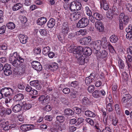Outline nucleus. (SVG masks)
Wrapping results in <instances>:
<instances>
[{"mask_svg": "<svg viewBox=\"0 0 132 132\" xmlns=\"http://www.w3.org/2000/svg\"><path fill=\"white\" fill-rule=\"evenodd\" d=\"M50 68L53 69V70H55L58 68L57 64L56 63H53L50 65Z\"/></svg>", "mask_w": 132, "mask_h": 132, "instance_id": "obj_45", "label": "nucleus"}, {"mask_svg": "<svg viewBox=\"0 0 132 132\" xmlns=\"http://www.w3.org/2000/svg\"><path fill=\"white\" fill-rule=\"evenodd\" d=\"M85 114L88 117H94L95 116V114L94 113L89 110L86 111L85 112Z\"/></svg>", "mask_w": 132, "mask_h": 132, "instance_id": "obj_31", "label": "nucleus"}, {"mask_svg": "<svg viewBox=\"0 0 132 132\" xmlns=\"http://www.w3.org/2000/svg\"><path fill=\"white\" fill-rule=\"evenodd\" d=\"M44 119L46 120L49 121H51L52 120V117L51 116L46 115L44 117Z\"/></svg>", "mask_w": 132, "mask_h": 132, "instance_id": "obj_60", "label": "nucleus"}, {"mask_svg": "<svg viewBox=\"0 0 132 132\" xmlns=\"http://www.w3.org/2000/svg\"><path fill=\"white\" fill-rule=\"evenodd\" d=\"M9 122L7 121H5L4 119L0 120V126L1 127L4 128L5 126L8 125Z\"/></svg>", "mask_w": 132, "mask_h": 132, "instance_id": "obj_34", "label": "nucleus"}, {"mask_svg": "<svg viewBox=\"0 0 132 132\" xmlns=\"http://www.w3.org/2000/svg\"><path fill=\"white\" fill-rule=\"evenodd\" d=\"M101 42V46L104 48H106L108 46V47L109 44H110V43L107 42V39L105 37H103L102 39Z\"/></svg>", "mask_w": 132, "mask_h": 132, "instance_id": "obj_19", "label": "nucleus"}, {"mask_svg": "<svg viewBox=\"0 0 132 132\" xmlns=\"http://www.w3.org/2000/svg\"><path fill=\"white\" fill-rule=\"evenodd\" d=\"M85 121L91 126H93L94 124V122L93 120L90 118H86L85 119Z\"/></svg>", "mask_w": 132, "mask_h": 132, "instance_id": "obj_53", "label": "nucleus"}, {"mask_svg": "<svg viewBox=\"0 0 132 132\" xmlns=\"http://www.w3.org/2000/svg\"><path fill=\"white\" fill-rule=\"evenodd\" d=\"M56 119L57 121L60 122H63L64 120V116L61 115L57 116L56 117Z\"/></svg>", "mask_w": 132, "mask_h": 132, "instance_id": "obj_42", "label": "nucleus"}, {"mask_svg": "<svg viewBox=\"0 0 132 132\" xmlns=\"http://www.w3.org/2000/svg\"><path fill=\"white\" fill-rule=\"evenodd\" d=\"M50 48L48 46L44 47L43 50V53L45 55H47L48 53L50 51Z\"/></svg>", "mask_w": 132, "mask_h": 132, "instance_id": "obj_36", "label": "nucleus"}, {"mask_svg": "<svg viewBox=\"0 0 132 132\" xmlns=\"http://www.w3.org/2000/svg\"><path fill=\"white\" fill-rule=\"evenodd\" d=\"M101 40H97L94 42L93 43V47L92 48H93L94 50L93 51L95 53H97V56L98 55V54H99L100 53L101 54V53L98 52L101 48Z\"/></svg>", "mask_w": 132, "mask_h": 132, "instance_id": "obj_7", "label": "nucleus"}, {"mask_svg": "<svg viewBox=\"0 0 132 132\" xmlns=\"http://www.w3.org/2000/svg\"><path fill=\"white\" fill-rule=\"evenodd\" d=\"M81 48L80 46L77 47L73 45L71 46L68 49L69 52L71 53H73L74 55L79 52V51L81 50Z\"/></svg>", "mask_w": 132, "mask_h": 132, "instance_id": "obj_11", "label": "nucleus"}, {"mask_svg": "<svg viewBox=\"0 0 132 132\" xmlns=\"http://www.w3.org/2000/svg\"><path fill=\"white\" fill-rule=\"evenodd\" d=\"M1 90L3 97L12 98L13 91L12 89L10 88L5 87Z\"/></svg>", "mask_w": 132, "mask_h": 132, "instance_id": "obj_3", "label": "nucleus"}, {"mask_svg": "<svg viewBox=\"0 0 132 132\" xmlns=\"http://www.w3.org/2000/svg\"><path fill=\"white\" fill-rule=\"evenodd\" d=\"M95 26L97 30L100 32H102L104 30V26L101 22L98 21L96 22Z\"/></svg>", "mask_w": 132, "mask_h": 132, "instance_id": "obj_16", "label": "nucleus"}, {"mask_svg": "<svg viewBox=\"0 0 132 132\" xmlns=\"http://www.w3.org/2000/svg\"><path fill=\"white\" fill-rule=\"evenodd\" d=\"M102 132H112L110 128L109 127H106L102 130Z\"/></svg>", "mask_w": 132, "mask_h": 132, "instance_id": "obj_62", "label": "nucleus"}, {"mask_svg": "<svg viewBox=\"0 0 132 132\" xmlns=\"http://www.w3.org/2000/svg\"><path fill=\"white\" fill-rule=\"evenodd\" d=\"M21 106L22 107H23V109L25 110L30 109L32 107L30 104L27 103L25 102L22 103Z\"/></svg>", "mask_w": 132, "mask_h": 132, "instance_id": "obj_26", "label": "nucleus"}, {"mask_svg": "<svg viewBox=\"0 0 132 132\" xmlns=\"http://www.w3.org/2000/svg\"><path fill=\"white\" fill-rule=\"evenodd\" d=\"M44 110L47 112H49L51 110V107L49 105H47L44 108Z\"/></svg>", "mask_w": 132, "mask_h": 132, "instance_id": "obj_57", "label": "nucleus"}, {"mask_svg": "<svg viewBox=\"0 0 132 132\" xmlns=\"http://www.w3.org/2000/svg\"><path fill=\"white\" fill-rule=\"evenodd\" d=\"M126 31L127 32L132 33V26L131 25H129L128 27L126 28Z\"/></svg>", "mask_w": 132, "mask_h": 132, "instance_id": "obj_61", "label": "nucleus"}, {"mask_svg": "<svg viewBox=\"0 0 132 132\" xmlns=\"http://www.w3.org/2000/svg\"><path fill=\"white\" fill-rule=\"evenodd\" d=\"M50 100V97L48 95H47L46 96L44 95H41L38 98L39 100L41 101V103L44 105L48 103Z\"/></svg>", "mask_w": 132, "mask_h": 132, "instance_id": "obj_10", "label": "nucleus"}, {"mask_svg": "<svg viewBox=\"0 0 132 132\" xmlns=\"http://www.w3.org/2000/svg\"><path fill=\"white\" fill-rule=\"evenodd\" d=\"M64 113L67 115H72L74 114V112L73 111L69 109H67L65 110Z\"/></svg>", "mask_w": 132, "mask_h": 132, "instance_id": "obj_32", "label": "nucleus"}, {"mask_svg": "<svg viewBox=\"0 0 132 132\" xmlns=\"http://www.w3.org/2000/svg\"><path fill=\"white\" fill-rule=\"evenodd\" d=\"M26 70V68L25 67L19 68L17 71V73L18 75H21L24 73Z\"/></svg>", "mask_w": 132, "mask_h": 132, "instance_id": "obj_35", "label": "nucleus"}, {"mask_svg": "<svg viewBox=\"0 0 132 132\" xmlns=\"http://www.w3.org/2000/svg\"><path fill=\"white\" fill-rule=\"evenodd\" d=\"M101 7L105 10H108L109 8V5L108 2L106 0H101Z\"/></svg>", "mask_w": 132, "mask_h": 132, "instance_id": "obj_18", "label": "nucleus"}, {"mask_svg": "<svg viewBox=\"0 0 132 132\" xmlns=\"http://www.w3.org/2000/svg\"><path fill=\"white\" fill-rule=\"evenodd\" d=\"M78 95V92L76 91H73L70 94V96L72 98H75Z\"/></svg>", "mask_w": 132, "mask_h": 132, "instance_id": "obj_47", "label": "nucleus"}, {"mask_svg": "<svg viewBox=\"0 0 132 132\" xmlns=\"http://www.w3.org/2000/svg\"><path fill=\"white\" fill-rule=\"evenodd\" d=\"M108 53L105 50H103L102 51V53H101V55H100V57L102 58H104L106 57Z\"/></svg>", "mask_w": 132, "mask_h": 132, "instance_id": "obj_49", "label": "nucleus"}, {"mask_svg": "<svg viewBox=\"0 0 132 132\" xmlns=\"http://www.w3.org/2000/svg\"><path fill=\"white\" fill-rule=\"evenodd\" d=\"M128 76L126 72H123L122 78L124 79L125 81H126L128 80Z\"/></svg>", "mask_w": 132, "mask_h": 132, "instance_id": "obj_44", "label": "nucleus"}, {"mask_svg": "<svg viewBox=\"0 0 132 132\" xmlns=\"http://www.w3.org/2000/svg\"><path fill=\"white\" fill-rule=\"evenodd\" d=\"M22 107L21 105H20L19 104H16L13 107L12 110L15 113L18 112L21 110Z\"/></svg>", "mask_w": 132, "mask_h": 132, "instance_id": "obj_23", "label": "nucleus"}, {"mask_svg": "<svg viewBox=\"0 0 132 132\" xmlns=\"http://www.w3.org/2000/svg\"><path fill=\"white\" fill-rule=\"evenodd\" d=\"M69 32V25L67 22H64L62 25L61 32L64 35H67Z\"/></svg>", "mask_w": 132, "mask_h": 132, "instance_id": "obj_9", "label": "nucleus"}, {"mask_svg": "<svg viewBox=\"0 0 132 132\" xmlns=\"http://www.w3.org/2000/svg\"><path fill=\"white\" fill-rule=\"evenodd\" d=\"M19 39L21 43L25 44L27 42V36L22 34H20L19 36Z\"/></svg>", "mask_w": 132, "mask_h": 132, "instance_id": "obj_20", "label": "nucleus"}, {"mask_svg": "<svg viewBox=\"0 0 132 132\" xmlns=\"http://www.w3.org/2000/svg\"><path fill=\"white\" fill-rule=\"evenodd\" d=\"M4 73L6 76H9L11 74L12 71L11 70H5Z\"/></svg>", "mask_w": 132, "mask_h": 132, "instance_id": "obj_63", "label": "nucleus"}, {"mask_svg": "<svg viewBox=\"0 0 132 132\" xmlns=\"http://www.w3.org/2000/svg\"><path fill=\"white\" fill-rule=\"evenodd\" d=\"M119 28L120 29L122 30L128 24L129 17L127 16H125L124 13H122L119 15Z\"/></svg>", "mask_w": 132, "mask_h": 132, "instance_id": "obj_1", "label": "nucleus"}, {"mask_svg": "<svg viewBox=\"0 0 132 132\" xmlns=\"http://www.w3.org/2000/svg\"><path fill=\"white\" fill-rule=\"evenodd\" d=\"M6 30V27L3 25L0 28V34H2L4 33Z\"/></svg>", "mask_w": 132, "mask_h": 132, "instance_id": "obj_43", "label": "nucleus"}, {"mask_svg": "<svg viewBox=\"0 0 132 132\" xmlns=\"http://www.w3.org/2000/svg\"><path fill=\"white\" fill-rule=\"evenodd\" d=\"M24 98L23 95L21 93L15 95L13 99L16 101H20Z\"/></svg>", "mask_w": 132, "mask_h": 132, "instance_id": "obj_24", "label": "nucleus"}, {"mask_svg": "<svg viewBox=\"0 0 132 132\" xmlns=\"http://www.w3.org/2000/svg\"><path fill=\"white\" fill-rule=\"evenodd\" d=\"M115 110L117 113H119L120 112V109L119 105L118 104H116L115 105Z\"/></svg>", "mask_w": 132, "mask_h": 132, "instance_id": "obj_64", "label": "nucleus"}, {"mask_svg": "<svg viewBox=\"0 0 132 132\" xmlns=\"http://www.w3.org/2000/svg\"><path fill=\"white\" fill-rule=\"evenodd\" d=\"M126 10L128 12H132V5L128 3H126L125 4Z\"/></svg>", "mask_w": 132, "mask_h": 132, "instance_id": "obj_37", "label": "nucleus"}, {"mask_svg": "<svg viewBox=\"0 0 132 132\" xmlns=\"http://www.w3.org/2000/svg\"><path fill=\"white\" fill-rule=\"evenodd\" d=\"M112 86L113 94L115 95L116 93L117 92V90L118 86L116 84H113Z\"/></svg>", "mask_w": 132, "mask_h": 132, "instance_id": "obj_41", "label": "nucleus"}, {"mask_svg": "<svg viewBox=\"0 0 132 132\" xmlns=\"http://www.w3.org/2000/svg\"><path fill=\"white\" fill-rule=\"evenodd\" d=\"M87 33V30L86 29H80L79 31L76 32V34L77 36L81 35H86Z\"/></svg>", "mask_w": 132, "mask_h": 132, "instance_id": "obj_30", "label": "nucleus"}, {"mask_svg": "<svg viewBox=\"0 0 132 132\" xmlns=\"http://www.w3.org/2000/svg\"><path fill=\"white\" fill-rule=\"evenodd\" d=\"M108 48L111 53H113L116 52L113 47L110 44H109Z\"/></svg>", "mask_w": 132, "mask_h": 132, "instance_id": "obj_55", "label": "nucleus"}, {"mask_svg": "<svg viewBox=\"0 0 132 132\" xmlns=\"http://www.w3.org/2000/svg\"><path fill=\"white\" fill-rule=\"evenodd\" d=\"M6 26L9 29L12 30L15 28V25L13 22H10L7 23Z\"/></svg>", "mask_w": 132, "mask_h": 132, "instance_id": "obj_38", "label": "nucleus"}, {"mask_svg": "<svg viewBox=\"0 0 132 132\" xmlns=\"http://www.w3.org/2000/svg\"><path fill=\"white\" fill-rule=\"evenodd\" d=\"M89 22L88 19L86 18H83L77 23V27L79 28H84L87 26Z\"/></svg>", "mask_w": 132, "mask_h": 132, "instance_id": "obj_6", "label": "nucleus"}, {"mask_svg": "<svg viewBox=\"0 0 132 132\" xmlns=\"http://www.w3.org/2000/svg\"><path fill=\"white\" fill-rule=\"evenodd\" d=\"M118 40V37L115 35H111L110 37V41L112 43H115Z\"/></svg>", "mask_w": 132, "mask_h": 132, "instance_id": "obj_29", "label": "nucleus"}, {"mask_svg": "<svg viewBox=\"0 0 132 132\" xmlns=\"http://www.w3.org/2000/svg\"><path fill=\"white\" fill-rule=\"evenodd\" d=\"M22 6V5L20 3H17L13 6L12 10L13 11H16L20 9Z\"/></svg>", "mask_w": 132, "mask_h": 132, "instance_id": "obj_33", "label": "nucleus"}, {"mask_svg": "<svg viewBox=\"0 0 132 132\" xmlns=\"http://www.w3.org/2000/svg\"><path fill=\"white\" fill-rule=\"evenodd\" d=\"M105 94V93L103 90L99 91L96 90L93 93V96L95 98H99L101 96H104Z\"/></svg>", "mask_w": 132, "mask_h": 132, "instance_id": "obj_13", "label": "nucleus"}, {"mask_svg": "<svg viewBox=\"0 0 132 132\" xmlns=\"http://www.w3.org/2000/svg\"><path fill=\"white\" fill-rule=\"evenodd\" d=\"M10 63L15 67H17L20 65L21 63L24 62V59L18 55L16 59H14L12 58L9 59Z\"/></svg>", "mask_w": 132, "mask_h": 132, "instance_id": "obj_2", "label": "nucleus"}, {"mask_svg": "<svg viewBox=\"0 0 132 132\" xmlns=\"http://www.w3.org/2000/svg\"><path fill=\"white\" fill-rule=\"evenodd\" d=\"M95 76L94 74L91 73L90 76L88 77H86L85 80L86 84L88 85L92 82L95 78Z\"/></svg>", "mask_w": 132, "mask_h": 132, "instance_id": "obj_15", "label": "nucleus"}, {"mask_svg": "<svg viewBox=\"0 0 132 132\" xmlns=\"http://www.w3.org/2000/svg\"><path fill=\"white\" fill-rule=\"evenodd\" d=\"M18 53L16 52H14L13 54H10L9 57V59H10L11 58H12L14 59H16L17 57Z\"/></svg>", "mask_w": 132, "mask_h": 132, "instance_id": "obj_46", "label": "nucleus"}, {"mask_svg": "<svg viewBox=\"0 0 132 132\" xmlns=\"http://www.w3.org/2000/svg\"><path fill=\"white\" fill-rule=\"evenodd\" d=\"M55 20L53 19L50 20L47 23V25L49 28H53L55 24Z\"/></svg>", "mask_w": 132, "mask_h": 132, "instance_id": "obj_25", "label": "nucleus"}, {"mask_svg": "<svg viewBox=\"0 0 132 132\" xmlns=\"http://www.w3.org/2000/svg\"><path fill=\"white\" fill-rule=\"evenodd\" d=\"M63 92L65 94H68L70 92V90L69 88H64L63 90Z\"/></svg>", "mask_w": 132, "mask_h": 132, "instance_id": "obj_59", "label": "nucleus"}, {"mask_svg": "<svg viewBox=\"0 0 132 132\" xmlns=\"http://www.w3.org/2000/svg\"><path fill=\"white\" fill-rule=\"evenodd\" d=\"M70 17L71 21H75L79 18L80 15L78 12H72L70 13Z\"/></svg>", "mask_w": 132, "mask_h": 132, "instance_id": "obj_14", "label": "nucleus"}, {"mask_svg": "<svg viewBox=\"0 0 132 132\" xmlns=\"http://www.w3.org/2000/svg\"><path fill=\"white\" fill-rule=\"evenodd\" d=\"M92 38L90 36H88L83 38L82 40L85 45H87L89 44Z\"/></svg>", "mask_w": 132, "mask_h": 132, "instance_id": "obj_27", "label": "nucleus"}, {"mask_svg": "<svg viewBox=\"0 0 132 132\" xmlns=\"http://www.w3.org/2000/svg\"><path fill=\"white\" fill-rule=\"evenodd\" d=\"M94 89V86L93 85H90L88 88V91L89 92L92 93Z\"/></svg>", "mask_w": 132, "mask_h": 132, "instance_id": "obj_48", "label": "nucleus"}, {"mask_svg": "<svg viewBox=\"0 0 132 132\" xmlns=\"http://www.w3.org/2000/svg\"><path fill=\"white\" fill-rule=\"evenodd\" d=\"M118 64L120 69H123L125 67V65L123 61L121 59H119L118 61Z\"/></svg>", "mask_w": 132, "mask_h": 132, "instance_id": "obj_40", "label": "nucleus"}, {"mask_svg": "<svg viewBox=\"0 0 132 132\" xmlns=\"http://www.w3.org/2000/svg\"><path fill=\"white\" fill-rule=\"evenodd\" d=\"M76 55H74V56L77 59V63L81 65L84 64L85 63H87L88 62L87 57L84 54L80 53L79 52Z\"/></svg>", "mask_w": 132, "mask_h": 132, "instance_id": "obj_4", "label": "nucleus"}, {"mask_svg": "<svg viewBox=\"0 0 132 132\" xmlns=\"http://www.w3.org/2000/svg\"><path fill=\"white\" fill-rule=\"evenodd\" d=\"M20 129L21 130L24 131L29 130V129H28L27 124L22 125L20 127Z\"/></svg>", "mask_w": 132, "mask_h": 132, "instance_id": "obj_50", "label": "nucleus"}, {"mask_svg": "<svg viewBox=\"0 0 132 132\" xmlns=\"http://www.w3.org/2000/svg\"><path fill=\"white\" fill-rule=\"evenodd\" d=\"M40 34L43 36H45L47 34V32L46 30L44 29H41L39 30Z\"/></svg>", "mask_w": 132, "mask_h": 132, "instance_id": "obj_56", "label": "nucleus"}, {"mask_svg": "<svg viewBox=\"0 0 132 132\" xmlns=\"http://www.w3.org/2000/svg\"><path fill=\"white\" fill-rule=\"evenodd\" d=\"M47 21L46 18L44 17L39 18L37 20V23L38 25L42 26L45 24Z\"/></svg>", "mask_w": 132, "mask_h": 132, "instance_id": "obj_22", "label": "nucleus"}, {"mask_svg": "<svg viewBox=\"0 0 132 132\" xmlns=\"http://www.w3.org/2000/svg\"><path fill=\"white\" fill-rule=\"evenodd\" d=\"M131 98V97L130 94H125L123 96L121 102L123 103H126L129 101Z\"/></svg>", "mask_w": 132, "mask_h": 132, "instance_id": "obj_21", "label": "nucleus"}, {"mask_svg": "<svg viewBox=\"0 0 132 132\" xmlns=\"http://www.w3.org/2000/svg\"><path fill=\"white\" fill-rule=\"evenodd\" d=\"M94 16L95 19L97 20H100L102 18V16L100 14L97 13H95Z\"/></svg>", "mask_w": 132, "mask_h": 132, "instance_id": "obj_39", "label": "nucleus"}, {"mask_svg": "<svg viewBox=\"0 0 132 132\" xmlns=\"http://www.w3.org/2000/svg\"><path fill=\"white\" fill-rule=\"evenodd\" d=\"M82 103L83 105H88L90 104L91 102L89 99L87 97H85L82 99Z\"/></svg>", "mask_w": 132, "mask_h": 132, "instance_id": "obj_28", "label": "nucleus"}, {"mask_svg": "<svg viewBox=\"0 0 132 132\" xmlns=\"http://www.w3.org/2000/svg\"><path fill=\"white\" fill-rule=\"evenodd\" d=\"M11 110L10 109H5L2 106L0 105V114L3 115L5 113L9 114L11 112Z\"/></svg>", "mask_w": 132, "mask_h": 132, "instance_id": "obj_17", "label": "nucleus"}, {"mask_svg": "<svg viewBox=\"0 0 132 132\" xmlns=\"http://www.w3.org/2000/svg\"><path fill=\"white\" fill-rule=\"evenodd\" d=\"M111 103H109L106 105L107 110L109 112H111L113 111Z\"/></svg>", "mask_w": 132, "mask_h": 132, "instance_id": "obj_54", "label": "nucleus"}, {"mask_svg": "<svg viewBox=\"0 0 132 132\" xmlns=\"http://www.w3.org/2000/svg\"><path fill=\"white\" fill-rule=\"evenodd\" d=\"M85 10L86 11V14L88 16H90L92 14V12L89 9V7L88 6H86L85 8Z\"/></svg>", "mask_w": 132, "mask_h": 132, "instance_id": "obj_58", "label": "nucleus"}, {"mask_svg": "<svg viewBox=\"0 0 132 132\" xmlns=\"http://www.w3.org/2000/svg\"><path fill=\"white\" fill-rule=\"evenodd\" d=\"M81 48V49L79 51L80 53L85 55V56H89L92 53V51L91 49L88 47H83L80 46Z\"/></svg>", "mask_w": 132, "mask_h": 132, "instance_id": "obj_8", "label": "nucleus"}, {"mask_svg": "<svg viewBox=\"0 0 132 132\" xmlns=\"http://www.w3.org/2000/svg\"><path fill=\"white\" fill-rule=\"evenodd\" d=\"M30 83L31 86L35 87L39 83V81L37 80H34L31 81Z\"/></svg>", "mask_w": 132, "mask_h": 132, "instance_id": "obj_51", "label": "nucleus"}, {"mask_svg": "<svg viewBox=\"0 0 132 132\" xmlns=\"http://www.w3.org/2000/svg\"><path fill=\"white\" fill-rule=\"evenodd\" d=\"M70 9L71 11H75L80 10L81 8V3L77 1H74L71 3L69 5Z\"/></svg>", "mask_w": 132, "mask_h": 132, "instance_id": "obj_5", "label": "nucleus"}, {"mask_svg": "<svg viewBox=\"0 0 132 132\" xmlns=\"http://www.w3.org/2000/svg\"><path fill=\"white\" fill-rule=\"evenodd\" d=\"M31 63L32 67L37 71H40L42 70V67L39 62L34 61Z\"/></svg>", "mask_w": 132, "mask_h": 132, "instance_id": "obj_12", "label": "nucleus"}, {"mask_svg": "<svg viewBox=\"0 0 132 132\" xmlns=\"http://www.w3.org/2000/svg\"><path fill=\"white\" fill-rule=\"evenodd\" d=\"M78 82L76 81H72L71 82L70 84V86L72 87L75 88L78 85Z\"/></svg>", "mask_w": 132, "mask_h": 132, "instance_id": "obj_52", "label": "nucleus"}]
</instances>
